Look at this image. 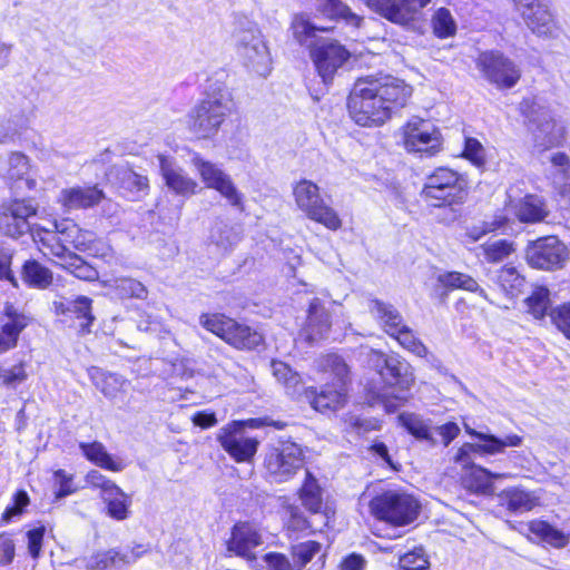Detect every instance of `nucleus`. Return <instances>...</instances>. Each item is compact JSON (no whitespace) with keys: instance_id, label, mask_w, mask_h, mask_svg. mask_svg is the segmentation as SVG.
<instances>
[{"instance_id":"052dcab7","label":"nucleus","mask_w":570,"mask_h":570,"mask_svg":"<svg viewBox=\"0 0 570 570\" xmlns=\"http://www.w3.org/2000/svg\"><path fill=\"white\" fill-rule=\"evenodd\" d=\"M550 316L557 328L570 340V303L552 309Z\"/></svg>"},{"instance_id":"1a4fd4ad","label":"nucleus","mask_w":570,"mask_h":570,"mask_svg":"<svg viewBox=\"0 0 570 570\" xmlns=\"http://www.w3.org/2000/svg\"><path fill=\"white\" fill-rule=\"evenodd\" d=\"M237 53L252 72L266 77L272 69V58L261 30L250 24L235 35Z\"/></svg>"},{"instance_id":"49530a36","label":"nucleus","mask_w":570,"mask_h":570,"mask_svg":"<svg viewBox=\"0 0 570 570\" xmlns=\"http://www.w3.org/2000/svg\"><path fill=\"white\" fill-rule=\"evenodd\" d=\"M505 502L510 511H530L538 504V499L528 491L514 488L505 491Z\"/></svg>"},{"instance_id":"774afa93","label":"nucleus","mask_w":570,"mask_h":570,"mask_svg":"<svg viewBox=\"0 0 570 570\" xmlns=\"http://www.w3.org/2000/svg\"><path fill=\"white\" fill-rule=\"evenodd\" d=\"M14 558V543L6 533L0 534V566L12 562Z\"/></svg>"},{"instance_id":"2eb2a0df","label":"nucleus","mask_w":570,"mask_h":570,"mask_svg":"<svg viewBox=\"0 0 570 570\" xmlns=\"http://www.w3.org/2000/svg\"><path fill=\"white\" fill-rule=\"evenodd\" d=\"M403 144L407 151L430 157L441 149V134L430 121L413 117L403 127Z\"/></svg>"},{"instance_id":"473e14b6","label":"nucleus","mask_w":570,"mask_h":570,"mask_svg":"<svg viewBox=\"0 0 570 570\" xmlns=\"http://www.w3.org/2000/svg\"><path fill=\"white\" fill-rule=\"evenodd\" d=\"M107 176L109 179L115 178L121 188L131 193H141L148 189L147 177L135 173L125 165L112 166Z\"/></svg>"},{"instance_id":"4468645a","label":"nucleus","mask_w":570,"mask_h":570,"mask_svg":"<svg viewBox=\"0 0 570 570\" xmlns=\"http://www.w3.org/2000/svg\"><path fill=\"white\" fill-rule=\"evenodd\" d=\"M476 67L489 82L500 89L514 87L521 77L518 66L500 51L481 52Z\"/></svg>"},{"instance_id":"f257e3e1","label":"nucleus","mask_w":570,"mask_h":570,"mask_svg":"<svg viewBox=\"0 0 570 570\" xmlns=\"http://www.w3.org/2000/svg\"><path fill=\"white\" fill-rule=\"evenodd\" d=\"M412 94V86L390 75L360 78L348 96L347 108L357 125L379 126L404 108Z\"/></svg>"},{"instance_id":"0eeeda50","label":"nucleus","mask_w":570,"mask_h":570,"mask_svg":"<svg viewBox=\"0 0 570 570\" xmlns=\"http://www.w3.org/2000/svg\"><path fill=\"white\" fill-rule=\"evenodd\" d=\"M370 510L376 519L402 527L417 518L420 504L407 493L390 490L374 497Z\"/></svg>"},{"instance_id":"423d86ee","label":"nucleus","mask_w":570,"mask_h":570,"mask_svg":"<svg viewBox=\"0 0 570 570\" xmlns=\"http://www.w3.org/2000/svg\"><path fill=\"white\" fill-rule=\"evenodd\" d=\"M199 324L237 350H254L263 343L256 330L224 314H202Z\"/></svg>"},{"instance_id":"5fc2aeb1","label":"nucleus","mask_w":570,"mask_h":570,"mask_svg":"<svg viewBox=\"0 0 570 570\" xmlns=\"http://www.w3.org/2000/svg\"><path fill=\"white\" fill-rule=\"evenodd\" d=\"M481 247L485 259L490 263L502 262L513 252L512 243L505 239L487 243Z\"/></svg>"},{"instance_id":"c85d7f7f","label":"nucleus","mask_w":570,"mask_h":570,"mask_svg":"<svg viewBox=\"0 0 570 570\" xmlns=\"http://www.w3.org/2000/svg\"><path fill=\"white\" fill-rule=\"evenodd\" d=\"M368 309L372 315L383 325L385 332L391 336L403 324V317L401 313L390 303H385L380 299H371Z\"/></svg>"},{"instance_id":"7ed1b4c3","label":"nucleus","mask_w":570,"mask_h":570,"mask_svg":"<svg viewBox=\"0 0 570 570\" xmlns=\"http://www.w3.org/2000/svg\"><path fill=\"white\" fill-rule=\"evenodd\" d=\"M376 366L384 382L380 397L386 410L394 412L411 396V389L415 382L413 368L405 360L384 354H379Z\"/></svg>"},{"instance_id":"338daca9","label":"nucleus","mask_w":570,"mask_h":570,"mask_svg":"<svg viewBox=\"0 0 570 570\" xmlns=\"http://www.w3.org/2000/svg\"><path fill=\"white\" fill-rule=\"evenodd\" d=\"M433 434L436 433L441 438V443L448 446L460 433V428L454 422H448L432 429Z\"/></svg>"},{"instance_id":"6e6552de","label":"nucleus","mask_w":570,"mask_h":570,"mask_svg":"<svg viewBox=\"0 0 570 570\" xmlns=\"http://www.w3.org/2000/svg\"><path fill=\"white\" fill-rule=\"evenodd\" d=\"M421 195L429 205L442 207L462 203L465 193L460 175L440 167L426 177Z\"/></svg>"},{"instance_id":"72a5a7b5","label":"nucleus","mask_w":570,"mask_h":570,"mask_svg":"<svg viewBox=\"0 0 570 570\" xmlns=\"http://www.w3.org/2000/svg\"><path fill=\"white\" fill-rule=\"evenodd\" d=\"M92 301L87 296H78L75 301L65 304L63 302H53V308L57 314H73L78 320H81L80 326L82 330H89L95 317L91 314Z\"/></svg>"},{"instance_id":"ea45409f","label":"nucleus","mask_w":570,"mask_h":570,"mask_svg":"<svg viewBox=\"0 0 570 570\" xmlns=\"http://www.w3.org/2000/svg\"><path fill=\"white\" fill-rule=\"evenodd\" d=\"M107 504V514L118 521L126 520L129 515V507L131 504L130 497L119 487L118 491H110L102 497Z\"/></svg>"},{"instance_id":"680f3d73","label":"nucleus","mask_w":570,"mask_h":570,"mask_svg":"<svg viewBox=\"0 0 570 570\" xmlns=\"http://www.w3.org/2000/svg\"><path fill=\"white\" fill-rule=\"evenodd\" d=\"M267 570H296L292 557L281 552H268L263 557Z\"/></svg>"},{"instance_id":"dca6fc26","label":"nucleus","mask_w":570,"mask_h":570,"mask_svg":"<svg viewBox=\"0 0 570 570\" xmlns=\"http://www.w3.org/2000/svg\"><path fill=\"white\" fill-rule=\"evenodd\" d=\"M36 208L26 200H14L0 209V232L9 237L19 238L28 236L36 242L32 219Z\"/></svg>"},{"instance_id":"c03bdc74","label":"nucleus","mask_w":570,"mask_h":570,"mask_svg":"<svg viewBox=\"0 0 570 570\" xmlns=\"http://www.w3.org/2000/svg\"><path fill=\"white\" fill-rule=\"evenodd\" d=\"M291 30L294 39L299 45H309L311 39L315 37L316 31H327L330 28L316 27L309 21L306 14L296 13L292 19Z\"/></svg>"},{"instance_id":"f704fd0d","label":"nucleus","mask_w":570,"mask_h":570,"mask_svg":"<svg viewBox=\"0 0 570 570\" xmlns=\"http://www.w3.org/2000/svg\"><path fill=\"white\" fill-rule=\"evenodd\" d=\"M399 422L415 439L425 441L431 445L438 444V440L433 436V431L429 422L420 415L414 413H402L399 415Z\"/></svg>"},{"instance_id":"b1692460","label":"nucleus","mask_w":570,"mask_h":570,"mask_svg":"<svg viewBox=\"0 0 570 570\" xmlns=\"http://www.w3.org/2000/svg\"><path fill=\"white\" fill-rule=\"evenodd\" d=\"M160 173L169 189L181 196L196 194L198 184L177 167L174 160L167 156H158Z\"/></svg>"},{"instance_id":"ddd939ff","label":"nucleus","mask_w":570,"mask_h":570,"mask_svg":"<svg viewBox=\"0 0 570 570\" xmlns=\"http://www.w3.org/2000/svg\"><path fill=\"white\" fill-rule=\"evenodd\" d=\"M466 433L475 436L479 442L464 443L456 452L454 461L463 468L473 464V455H495L503 453L507 448H517L522 444V438L517 434H510L504 438H498L493 434L478 432L469 426Z\"/></svg>"},{"instance_id":"79ce46f5","label":"nucleus","mask_w":570,"mask_h":570,"mask_svg":"<svg viewBox=\"0 0 570 570\" xmlns=\"http://www.w3.org/2000/svg\"><path fill=\"white\" fill-rule=\"evenodd\" d=\"M439 282L446 288H461L472 293H479V295L487 298L484 289L480 288L478 282L470 275L459 272H448L439 275Z\"/></svg>"},{"instance_id":"58836bf2","label":"nucleus","mask_w":570,"mask_h":570,"mask_svg":"<svg viewBox=\"0 0 570 570\" xmlns=\"http://www.w3.org/2000/svg\"><path fill=\"white\" fill-rule=\"evenodd\" d=\"M110 287L120 298L146 299L148 296L147 287L131 277H117L110 282Z\"/></svg>"},{"instance_id":"2f4dec72","label":"nucleus","mask_w":570,"mask_h":570,"mask_svg":"<svg viewBox=\"0 0 570 570\" xmlns=\"http://www.w3.org/2000/svg\"><path fill=\"white\" fill-rule=\"evenodd\" d=\"M8 165V178L13 180V188L18 190L33 188V179L28 176L30 171V164L23 154H11Z\"/></svg>"},{"instance_id":"bf43d9fd","label":"nucleus","mask_w":570,"mask_h":570,"mask_svg":"<svg viewBox=\"0 0 570 570\" xmlns=\"http://www.w3.org/2000/svg\"><path fill=\"white\" fill-rule=\"evenodd\" d=\"M41 243L43 247L49 249V254H52L57 257L66 259L68 253H70L67 249V243L63 240V237L60 233L56 230V233L49 235V236H41L40 239H38V243ZM45 255H48V253H43Z\"/></svg>"},{"instance_id":"412c9836","label":"nucleus","mask_w":570,"mask_h":570,"mask_svg":"<svg viewBox=\"0 0 570 570\" xmlns=\"http://www.w3.org/2000/svg\"><path fill=\"white\" fill-rule=\"evenodd\" d=\"M528 29L540 38H554L559 33V24L550 0L534 2L528 10L520 12Z\"/></svg>"},{"instance_id":"4c0bfd02","label":"nucleus","mask_w":570,"mask_h":570,"mask_svg":"<svg viewBox=\"0 0 570 570\" xmlns=\"http://www.w3.org/2000/svg\"><path fill=\"white\" fill-rule=\"evenodd\" d=\"M530 531L538 538L554 548H564L569 543V535L556 529L550 523L541 520H534L529 524Z\"/></svg>"},{"instance_id":"3c124183","label":"nucleus","mask_w":570,"mask_h":570,"mask_svg":"<svg viewBox=\"0 0 570 570\" xmlns=\"http://www.w3.org/2000/svg\"><path fill=\"white\" fill-rule=\"evenodd\" d=\"M497 282L508 295L514 296L521 291L524 278L514 267L505 266L498 272Z\"/></svg>"},{"instance_id":"4be33fe9","label":"nucleus","mask_w":570,"mask_h":570,"mask_svg":"<svg viewBox=\"0 0 570 570\" xmlns=\"http://www.w3.org/2000/svg\"><path fill=\"white\" fill-rule=\"evenodd\" d=\"M263 544L259 529L249 522L236 523L227 540V551L247 561H254L256 554L253 550Z\"/></svg>"},{"instance_id":"c756f323","label":"nucleus","mask_w":570,"mask_h":570,"mask_svg":"<svg viewBox=\"0 0 570 570\" xmlns=\"http://www.w3.org/2000/svg\"><path fill=\"white\" fill-rule=\"evenodd\" d=\"M82 454L94 464L112 472H120L126 464L120 459H114L100 442L80 443Z\"/></svg>"},{"instance_id":"cd10ccee","label":"nucleus","mask_w":570,"mask_h":570,"mask_svg":"<svg viewBox=\"0 0 570 570\" xmlns=\"http://www.w3.org/2000/svg\"><path fill=\"white\" fill-rule=\"evenodd\" d=\"M240 239L242 234L238 227L218 220L210 229L209 246H213L217 254L225 255L232 252Z\"/></svg>"},{"instance_id":"f8f14e48","label":"nucleus","mask_w":570,"mask_h":570,"mask_svg":"<svg viewBox=\"0 0 570 570\" xmlns=\"http://www.w3.org/2000/svg\"><path fill=\"white\" fill-rule=\"evenodd\" d=\"M190 161L207 188L217 190L232 207L244 210V195L228 174L216 164L205 160L199 154H194Z\"/></svg>"},{"instance_id":"20e7f679","label":"nucleus","mask_w":570,"mask_h":570,"mask_svg":"<svg viewBox=\"0 0 570 570\" xmlns=\"http://www.w3.org/2000/svg\"><path fill=\"white\" fill-rule=\"evenodd\" d=\"M520 112L528 121L533 137V146L538 151L543 153L563 144L564 126L553 118L551 110L540 98H524L520 102Z\"/></svg>"},{"instance_id":"864d4df0","label":"nucleus","mask_w":570,"mask_h":570,"mask_svg":"<svg viewBox=\"0 0 570 570\" xmlns=\"http://www.w3.org/2000/svg\"><path fill=\"white\" fill-rule=\"evenodd\" d=\"M271 367L275 379L282 383L288 392L296 391V386L301 382V377L296 372L281 361H273Z\"/></svg>"},{"instance_id":"9d476101","label":"nucleus","mask_w":570,"mask_h":570,"mask_svg":"<svg viewBox=\"0 0 570 570\" xmlns=\"http://www.w3.org/2000/svg\"><path fill=\"white\" fill-rule=\"evenodd\" d=\"M297 207L312 220L331 230L341 228L337 213L328 206L320 194V187L312 180L302 179L293 188Z\"/></svg>"},{"instance_id":"a19ab883","label":"nucleus","mask_w":570,"mask_h":570,"mask_svg":"<svg viewBox=\"0 0 570 570\" xmlns=\"http://www.w3.org/2000/svg\"><path fill=\"white\" fill-rule=\"evenodd\" d=\"M301 499L312 513H318L323 505L322 489L311 472L306 471L305 481L301 488Z\"/></svg>"},{"instance_id":"603ef678","label":"nucleus","mask_w":570,"mask_h":570,"mask_svg":"<svg viewBox=\"0 0 570 570\" xmlns=\"http://www.w3.org/2000/svg\"><path fill=\"white\" fill-rule=\"evenodd\" d=\"M30 504V497L24 490H18L13 497L12 502L3 511L0 525L12 522L16 518H19L24 512L26 508Z\"/></svg>"},{"instance_id":"0e129e2a","label":"nucleus","mask_w":570,"mask_h":570,"mask_svg":"<svg viewBox=\"0 0 570 570\" xmlns=\"http://www.w3.org/2000/svg\"><path fill=\"white\" fill-rule=\"evenodd\" d=\"M86 481L91 487L101 489L102 497L108 492L110 493V491H118V485L97 470L89 471L86 475Z\"/></svg>"},{"instance_id":"69168bd1","label":"nucleus","mask_w":570,"mask_h":570,"mask_svg":"<svg viewBox=\"0 0 570 570\" xmlns=\"http://www.w3.org/2000/svg\"><path fill=\"white\" fill-rule=\"evenodd\" d=\"M463 156L476 166H482L484 163V149L475 138L465 139Z\"/></svg>"},{"instance_id":"f03ea898","label":"nucleus","mask_w":570,"mask_h":570,"mask_svg":"<svg viewBox=\"0 0 570 570\" xmlns=\"http://www.w3.org/2000/svg\"><path fill=\"white\" fill-rule=\"evenodd\" d=\"M233 108V96L228 87L218 79H208L205 98L189 114V129L199 138H210Z\"/></svg>"},{"instance_id":"e2e57ef3","label":"nucleus","mask_w":570,"mask_h":570,"mask_svg":"<svg viewBox=\"0 0 570 570\" xmlns=\"http://www.w3.org/2000/svg\"><path fill=\"white\" fill-rule=\"evenodd\" d=\"M507 220L504 216H497L491 222H483L481 226L471 227L468 230V236L473 240H479L485 234L502 228Z\"/></svg>"},{"instance_id":"8fccbe9b","label":"nucleus","mask_w":570,"mask_h":570,"mask_svg":"<svg viewBox=\"0 0 570 570\" xmlns=\"http://www.w3.org/2000/svg\"><path fill=\"white\" fill-rule=\"evenodd\" d=\"M550 292L543 286H538L532 294L525 299L528 311L535 317L542 318L550 308Z\"/></svg>"},{"instance_id":"e433bc0d","label":"nucleus","mask_w":570,"mask_h":570,"mask_svg":"<svg viewBox=\"0 0 570 570\" xmlns=\"http://www.w3.org/2000/svg\"><path fill=\"white\" fill-rule=\"evenodd\" d=\"M118 563L129 564V557L116 549H110L90 556L86 559L85 567L87 570H107L108 568L116 567Z\"/></svg>"},{"instance_id":"37998d69","label":"nucleus","mask_w":570,"mask_h":570,"mask_svg":"<svg viewBox=\"0 0 570 570\" xmlns=\"http://www.w3.org/2000/svg\"><path fill=\"white\" fill-rule=\"evenodd\" d=\"M433 35L440 39L453 37L456 33V22L451 11L444 7L436 9L431 17Z\"/></svg>"},{"instance_id":"a18cd8bd","label":"nucleus","mask_w":570,"mask_h":570,"mask_svg":"<svg viewBox=\"0 0 570 570\" xmlns=\"http://www.w3.org/2000/svg\"><path fill=\"white\" fill-rule=\"evenodd\" d=\"M321 552L322 544L314 540H307L291 547V557L296 570H303Z\"/></svg>"},{"instance_id":"bb28decb","label":"nucleus","mask_w":570,"mask_h":570,"mask_svg":"<svg viewBox=\"0 0 570 570\" xmlns=\"http://www.w3.org/2000/svg\"><path fill=\"white\" fill-rule=\"evenodd\" d=\"M4 316L7 321H3L0 326V354L17 345L19 334L28 325L27 317L18 313L14 306L9 303L6 304Z\"/></svg>"},{"instance_id":"6e6d98bb","label":"nucleus","mask_w":570,"mask_h":570,"mask_svg":"<svg viewBox=\"0 0 570 570\" xmlns=\"http://www.w3.org/2000/svg\"><path fill=\"white\" fill-rule=\"evenodd\" d=\"M55 500H60L75 493L78 487L75 484L73 474L65 470H57L53 473Z\"/></svg>"},{"instance_id":"9b49d317","label":"nucleus","mask_w":570,"mask_h":570,"mask_svg":"<svg viewBox=\"0 0 570 570\" xmlns=\"http://www.w3.org/2000/svg\"><path fill=\"white\" fill-rule=\"evenodd\" d=\"M305 450L297 443L286 441L268 450L264 465L273 482L283 483L292 480L304 468Z\"/></svg>"},{"instance_id":"5701e85b","label":"nucleus","mask_w":570,"mask_h":570,"mask_svg":"<svg viewBox=\"0 0 570 570\" xmlns=\"http://www.w3.org/2000/svg\"><path fill=\"white\" fill-rule=\"evenodd\" d=\"M52 227L61 234L63 240L75 249L89 253L94 256H105L104 244L90 230L81 229L71 220L51 223Z\"/></svg>"},{"instance_id":"f3484780","label":"nucleus","mask_w":570,"mask_h":570,"mask_svg":"<svg viewBox=\"0 0 570 570\" xmlns=\"http://www.w3.org/2000/svg\"><path fill=\"white\" fill-rule=\"evenodd\" d=\"M569 257L566 245L556 236L539 238L527 247L528 263L540 269L562 267Z\"/></svg>"},{"instance_id":"09e8293b","label":"nucleus","mask_w":570,"mask_h":570,"mask_svg":"<svg viewBox=\"0 0 570 570\" xmlns=\"http://www.w3.org/2000/svg\"><path fill=\"white\" fill-rule=\"evenodd\" d=\"M63 267L79 279L95 281L98 278L97 269L72 253H68Z\"/></svg>"},{"instance_id":"4d7b16f0","label":"nucleus","mask_w":570,"mask_h":570,"mask_svg":"<svg viewBox=\"0 0 570 570\" xmlns=\"http://www.w3.org/2000/svg\"><path fill=\"white\" fill-rule=\"evenodd\" d=\"M429 564L423 548H415L400 558L401 570H425Z\"/></svg>"},{"instance_id":"a878e982","label":"nucleus","mask_w":570,"mask_h":570,"mask_svg":"<svg viewBox=\"0 0 570 570\" xmlns=\"http://www.w3.org/2000/svg\"><path fill=\"white\" fill-rule=\"evenodd\" d=\"M332 326L331 314L320 298H313L309 303L306 326L304 333L311 343L324 338Z\"/></svg>"},{"instance_id":"aec40b11","label":"nucleus","mask_w":570,"mask_h":570,"mask_svg":"<svg viewBox=\"0 0 570 570\" xmlns=\"http://www.w3.org/2000/svg\"><path fill=\"white\" fill-rule=\"evenodd\" d=\"M380 16L397 24H409L431 0H365Z\"/></svg>"},{"instance_id":"a211bd4d","label":"nucleus","mask_w":570,"mask_h":570,"mask_svg":"<svg viewBox=\"0 0 570 570\" xmlns=\"http://www.w3.org/2000/svg\"><path fill=\"white\" fill-rule=\"evenodd\" d=\"M311 57L318 76L324 83H328L347 61L350 52L337 41L323 39L312 45Z\"/></svg>"},{"instance_id":"13d9d810","label":"nucleus","mask_w":570,"mask_h":570,"mask_svg":"<svg viewBox=\"0 0 570 570\" xmlns=\"http://www.w3.org/2000/svg\"><path fill=\"white\" fill-rule=\"evenodd\" d=\"M550 161L563 181L562 191L570 193V157L559 151L551 156Z\"/></svg>"},{"instance_id":"6ab92c4d","label":"nucleus","mask_w":570,"mask_h":570,"mask_svg":"<svg viewBox=\"0 0 570 570\" xmlns=\"http://www.w3.org/2000/svg\"><path fill=\"white\" fill-rule=\"evenodd\" d=\"M217 441L237 462L250 461L257 452L258 441L244 435L243 423L234 421L219 430Z\"/></svg>"},{"instance_id":"39448f33","label":"nucleus","mask_w":570,"mask_h":570,"mask_svg":"<svg viewBox=\"0 0 570 570\" xmlns=\"http://www.w3.org/2000/svg\"><path fill=\"white\" fill-rule=\"evenodd\" d=\"M320 370L333 375L334 382L325 384L320 393L312 391V406L318 412L336 411L346 401V383L348 380V367L344 360L336 354H328L318 360Z\"/></svg>"},{"instance_id":"c9c22d12","label":"nucleus","mask_w":570,"mask_h":570,"mask_svg":"<svg viewBox=\"0 0 570 570\" xmlns=\"http://www.w3.org/2000/svg\"><path fill=\"white\" fill-rule=\"evenodd\" d=\"M317 10L330 19H342L352 26H360L361 18L341 0H317Z\"/></svg>"},{"instance_id":"393cba45","label":"nucleus","mask_w":570,"mask_h":570,"mask_svg":"<svg viewBox=\"0 0 570 570\" xmlns=\"http://www.w3.org/2000/svg\"><path fill=\"white\" fill-rule=\"evenodd\" d=\"M105 198L104 191L94 186H75L60 191L59 202L68 209H86L98 205Z\"/></svg>"},{"instance_id":"7c9ffc66","label":"nucleus","mask_w":570,"mask_h":570,"mask_svg":"<svg viewBox=\"0 0 570 570\" xmlns=\"http://www.w3.org/2000/svg\"><path fill=\"white\" fill-rule=\"evenodd\" d=\"M515 215L521 222L538 223L549 215V209L542 197L527 195L517 205Z\"/></svg>"},{"instance_id":"de8ad7c7","label":"nucleus","mask_w":570,"mask_h":570,"mask_svg":"<svg viewBox=\"0 0 570 570\" xmlns=\"http://www.w3.org/2000/svg\"><path fill=\"white\" fill-rule=\"evenodd\" d=\"M391 336L394 337L405 350L410 351L416 356L424 358L429 355L428 347L405 324Z\"/></svg>"}]
</instances>
